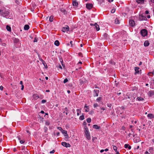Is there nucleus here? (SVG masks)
I'll return each instance as SVG.
<instances>
[{"instance_id": "nucleus-1", "label": "nucleus", "mask_w": 154, "mask_h": 154, "mask_svg": "<svg viewBox=\"0 0 154 154\" xmlns=\"http://www.w3.org/2000/svg\"><path fill=\"white\" fill-rule=\"evenodd\" d=\"M139 20L140 21L142 20H147L146 17L145 16V15H143L142 14H141L140 15V16L139 17Z\"/></svg>"}, {"instance_id": "nucleus-2", "label": "nucleus", "mask_w": 154, "mask_h": 154, "mask_svg": "<svg viewBox=\"0 0 154 154\" xmlns=\"http://www.w3.org/2000/svg\"><path fill=\"white\" fill-rule=\"evenodd\" d=\"M140 33L144 37L147 34V32L146 30L143 29L141 31Z\"/></svg>"}, {"instance_id": "nucleus-3", "label": "nucleus", "mask_w": 154, "mask_h": 154, "mask_svg": "<svg viewBox=\"0 0 154 154\" xmlns=\"http://www.w3.org/2000/svg\"><path fill=\"white\" fill-rule=\"evenodd\" d=\"M85 134L86 135V137L87 138V139L88 140H89L90 138V134L89 131H85Z\"/></svg>"}, {"instance_id": "nucleus-4", "label": "nucleus", "mask_w": 154, "mask_h": 154, "mask_svg": "<svg viewBox=\"0 0 154 154\" xmlns=\"http://www.w3.org/2000/svg\"><path fill=\"white\" fill-rule=\"evenodd\" d=\"M9 11H3L2 16L3 17H6L9 15Z\"/></svg>"}, {"instance_id": "nucleus-5", "label": "nucleus", "mask_w": 154, "mask_h": 154, "mask_svg": "<svg viewBox=\"0 0 154 154\" xmlns=\"http://www.w3.org/2000/svg\"><path fill=\"white\" fill-rule=\"evenodd\" d=\"M99 92L98 90L94 89V97H97L98 96V94Z\"/></svg>"}, {"instance_id": "nucleus-6", "label": "nucleus", "mask_w": 154, "mask_h": 154, "mask_svg": "<svg viewBox=\"0 0 154 154\" xmlns=\"http://www.w3.org/2000/svg\"><path fill=\"white\" fill-rule=\"evenodd\" d=\"M129 24L130 26L132 27L134 26L135 24L134 21L132 20H130Z\"/></svg>"}, {"instance_id": "nucleus-7", "label": "nucleus", "mask_w": 154, "mask_h": 154, "mask_svg": "<svg viewBox=\"0 0 154 154\" xmlns=\"http://www.w3.org/2000/svg\"><path fill=\"white\" fill-rule=\"evenodd\" d=\"M61 132L63 134H64V135L65 137H66V138H69V136L67 134V131H66L63 129L61 131Z\"/></svg>"}, {"instance_id": "nucleus-8", "label": "nucleus", "mask_w": 154, "mask_h": 154, "mask_svg": "<svg viewBox=\"0 0 154 154\" xmlns=\"http://www.w3.org/2000/svg\"><path fill=\"white\" fill-rule=\"evenodd\" d=\"M61 144L62 145L66 147H69L70 146V145L69 143H67L65 142H62Z\"/></svg>"}, {"instance_id": "nucleus-9", "label": "nucleus", "mask_w": 154, "mask_h": 154, "mask_svg": "<svg viewBox=\"0 0 154 154\" xmlns=\"http://www.w3.org/2000/svg\"><path fill=\"white\" fill-rule=\"evenodd\" d=\"M93 5L92 4L88 3L86 5V7L88 9H91Z\"/></svg>"}, {"instance_id": "nucleus-10", "label": "nucleus", "mask_w": 154, "mask_h": 154, "mask_svg": "<svg viewBox=\"0 0 154 154\" xmlns=\"http://www.w3.org/2000/svg\"><path fill=\"white\" fill-rule=\"evenodd\" d=\"M69 30V27L68 26H67L66 27H63L62 29V31L63 32H65L66 31H68Z\"/></svg>"}, {"instance_id": "nucleus-11", "label": "nucleus", "mask_w": 154, "mask_h": 154, "mask_svg": "<svg viewBox=\"0 0 154 154\" xmlns=\"http://www.w3.org/2000/svg\"><path fill=\"white\" fill-rule=\"evenodd\" d=\"M149 44V42L147 41H145L144 43V45L145 47L148 46Z\"/></svg>"}, {"instance_id": "nucleus-12", "label": "nucleus", "mask_w": 154, "mask_h": 154, "mask_svg": "<svg viewBox=\"0 0 154 154\" xmlns=\"http://www.w3.org/2000/svg\"><path fill=\"white\" fill-rule=\"evenodd\" d=\"M147 117L151 119L154 118V115L151 113H149L147 115Z\"/></svg>"}, {"instance_id": "nucleus-13", "label": "nucleus", "mask_w": 154, "mask_h": 154, "mask_svg": "<svg viewBox=\"0 0 154 154\" xmlns=\"http://www.w3.org/2000/svg\"><path fill=\"white\" fill-rule=\"evenodd\" d=\"M94 26H95V28H96L97 31H99L100 29L99 26L97 23H95L94 24Z\"/></svg>"}, {"instance_id": "nucleus-14", "label": "nucleus", "mask_w": 154, "mask_h": 154, "mask_svg": "<svg viewBox=\"0 0 154 154\" xmlns=\"http://www.w3.org/2000/svg\"><path fill=\"white\" fill-rule=\"evenodd\" d=\"M136 2L138 4H142L144 3V0H137Z\"/></svg>"}, {"instance_id": "nucleus-15", "label": "nucleus", "mask_w": 154, "mask_h": 154, "mask_svg": "<svg viewBox=\"0 0 154 154\" xmlns=\"http://www.w3.org/2000/svg\"><path fill=\"white\" fill-rule=\"evenodd\" d=\"M72 5L74 6H77L78 5V3L77 2L76 0H74L72 2Z\"/></svg>"}, {"instance_id": "nucleus-16", "label": "nucleus", "mask_w": 154, "mask_h": 154, "mask_svg": "<svg viewBox=\"0 0 154 154\" xmlns=\"http://www.w3.org/2000/svg\"><path fill=\"white\" fill-rule=\"evenodd\" d=\"M93 128L96 129H99L100 128V126H98L97 125H94L93 126Z\"/></svg>"}, {"instance_id": "nucleus-17", "label": "nucleus", "mask_w": 154, "mask_h": 154, "mask_svg": "<svg viewBox=\"0 0 154 154\" xmlns=\"http://www.w3.org/2000/svg\"><path fill=\"white\" fill-rule=\"evenodd\" d=\"M29 28V26L28 25H25L24 27V29L25 30H28Z\"/></svg>"}, {"instance_id": "nucleus-18", "label": "nucleus", "mask_w": 154, "mask_h": 154, "mask_svg": "<svg viewBox=\"0 0 154 154\" xmlns=\"http://www.w3.org/2000/svg\"><path fill=\"white\" fill-rule=\"evenodd\" d=\"M33 97L35 99H37L39 97L38 95L37 94H33Z\"/></svg>"}, {"instance_id": "nucleus-19", "label": "nucleus", "mask_w": 154, "mask_h": 154, "mask_svg": "<svg viewBox=\"0 0 154 154\" xmlns=\"http://www.w3.org/2000/svg\"><path fill=\"white\" fill-rule=\"evenodd\" d=\"M60 11L62 13H63L64 14H67L66 11L63 8L61 9Z\"/></svg>"}, {"instance_id": "nucleus-20", "label": "nucleus", "mask_w": 154, "mask_h": 154, "mask_svg": "<svg viewBox=\"0 0 154 154\" xmlns=\"http://www.w3.org/2000/svg\"><path fill=\"white\" fill-rule=\"evenodd\" d=\"M148 94L149 96H152L154 95V91H151L148 92Z\"/></svg>"}, {"instance_id": "nucleus-21", "label": "nucleus", "mask_w": 154, "mask_h": 154, "mask_svg": "<svg viewBox=\"0 0 154 154\" xmlns=\"http://www.w3.org/2000/svg\"><path fill=\"white\" fill-rule=\"evenodd\" d=\"M139 69L140 68L137 67H135V70L136 72L135 73V74H136V73H138L139 72Z\"/></svg>"}, {"instance_id": "nucleus-22", "label": "nucleus", "mask_w": 154, "mask_h": 154, "mask_svg": "<svg viewBox=\"0 0 154 154\" xmlns=\"http://www.w3.org/2000/svg\"><path fill=\"white\" fill-rule=\"evenodd\" d=\"M149 151L150 153H153V149L152 147L149 148Z\"/></svg>"}, {"instance_id": "nucleus-23", "label": "nucleus", "mask_w": 154, "mask_h": 154, "mask_svg": "<svg viewBox=\"0 0 154 154\" xmlns=\"http://www.w3.org/2000/svg\"><path fill=\"white\" fill-rule=\"evenodd\" d=\"M60 43L58 41L56 40L54 42V45L57 46H58L59 45Z\"/></svg>"}, {"instance_id": "nucleus-24", "label": "nucleus", "mask_w": 154, "mask_h": 154, "mask_svg": "<svg viewBox=\"0 0 154 154\" xmlns=\"http://www.w3.org/2000/svg\"><path fill=\"white\" fill-rule=\"evenodd\" d=\"M53 20V16H51L49 18V21L50 22H52Z\"/></svg>"}, {"instance_id": "nucleus-25", "label": "nucleus", "mask_w": 154, "mask_h": 154, "mask_svg": "<svg viewBox=\"0 0 154 154\" xmlns=\"http://www.w3.org/2000/svg\"><path fill=\"white\" fill-rule=\"evenodd\" d=\"M6 29L7 30L9 31H11V28L10 27L8 26H6Z\"/></svg>"}, {"instance_id": "nucleus-26", "label": "nucleus", "mask_w": 154, "mask_h": 154, "mask_svg": "<svg viewBox=\"0 0 154 154\" xmlns=\"http://www.w3.org/2000/svg\"><path fill=\"white\" fill-rule=\"evenodd\" d=\"M79 119L80 120H83L84 119H85V117H84V116L83 115H82V116H81L80 117H79Z\"/></svg>"}, {"instance_id": "nucleus-27", "label": "nucleus", "mask_w": 154, "mask_h": 154, "mask_svg": "<svg viewBox=\"0 0 154 154\" xmlns=\"http://www.w3.org/2000/svg\"><path fill=\"white\" fill-rule=\"evenodd\" d=\"M86 121L88 123H90L91 122V119L90 118H88L86 119Z\"/></svg>"}, {"instance_id": "nucleus-28", "label": "nucleus", "mask_w": 154, "mask_h": 154, "mask_svg": "<svg viewBox=\"0 0 154 154\" xmlns=\"http://www.w3.org/2000/svg\"><path fill=\"white\" fill-rule=\"evenodd\" d=\"M44 132L45 133H47L48 131V128L46 127H44Z\"/></svg>"}, {"instance_id": "nucleus-29", "label": "nucleus", "mask_w": 154, "mask_h": 154, "mask_svg": "<svg viewBox=\"0 0 154 154\" xmlns=\"http://www.w3.org/2000/svg\"><path fill=\"white\" fill-rule=\"evenodd\" d=\"M81 110L79 109H77V116H79V113L81 112Z\"/></svg>"}, {"instance_id": "nucleus-30", "label": "nucleus", "mask_w": 154, "mask_h": 154, "mask_svg": "<svg viewBox=\"0 0 154 154\" xmlns=\"http://www.w3.org/2000/svg\"><path fill=\"white\" fill-rule=\"evenodd\" d=\"M115 23L116 24H118L119 23V20L118 19H116L115 20Z\"/></svg>"}, {"instance_id": "nucleus-31", "label": "nucleus", "mask_w": 154, "mask_h": 154, "mask_svg": "<svg viewBox=\"0 0 154 154\" xmlns=\"http://www.w3.org/2000/svg\"><path fill=\"white\" fill-rule=\"evenodd\" d=\"M137 99L139 101L143 100H144L143 98L141 97H138Z\"/></svg>"}, {"instance_id": "nucleus-32", "label": "nucleus", "mask_w": 154, "mask_h": 154, "mask_svg": "<svg viewBox=\"0 0 154 154\" xmlns=\"http://www.w3.org/2000/svg\"><path fill=\"white\" fill-rule=\"evenodd\" d=\"M113 149L115 151V152L117 151V147L115 146H113Z\"/></svg>"}, {"instance_id": "nucleus-33", "label": "nucleus", "mask_w": 154, "mask_h": 154, "mask_svg": "<svg viewBox=\"0 0 154 154\" xmlns=\"http://www.w3.org/2000/svg\"><path fill=\"white\" fill-rule=\"evenodd\" d=\"M154 73L153 72H150L148 73V75L149 76L152 75H153Z\"/></svg>"}, {"instance_id": "nucleus-34", "label": "nucleus", "mask_w": 154, "mask_h": 154, "mask_svg": "<svg viewBox=\"0 0 154 154\" xmlns=\"http://www.w3.org/2000/svg\"><path fill=\"white\" fill-rule=\"evenodd\" d=\"M101 100V97H99L97 98L96 100L97 102L100 101Z\"/></svg>"}, {"instance_id": "nucleus-35", "label": "nucleus", "mask_w": 154, "mask_h": 154, "mask_svg": "<svg viewBox=\"0 0 154 154\" xmlns=\"http://www.w3.org/2000/svg\"><path fill=\"white\" fill-rule=\"evenodd\" d=\"M42 61V63L45 66V64H46L44 60H43L42 59H40Z\"/></svg>"}, {"instance_id": "nucleus-36", "label": "nucleus", "mask_w": 154, "mask_h": 154, "mask_svg": "<svg viewBox=\"0 0 154 154\" xmlns=\"http://www.w3.org/2000/svg\"><path fill=\"white\" fill-rule=\"evenodd\" d=\"M116 11V9L114 8L112 9V10L111 11V13H114Z\"/></svg>"}, {"instance_id": "nucleus-37", "label": "nucleus", "mask_w": 154, "mask_h": 154, "mask_svg": "<svg viewBox=\"0 0 154 154\" xmlns=\"http://www.w3.org/2000/svg\"><path fill=\"white\" fill-rule=\"evenodd\" d=\"M3 11L4 10H3L0 9V15L1 16H2Z\"/></svg>"}, {"instance_id": "nucleus-38", "label": "nucleus", "mask_w": 154, "mask_h": 154, "mask_svg": "<svg viewBox=\"0 0 154 154\" xmlns=\"http://www.w3.org/2000/svg\"><path fill=\"white\" fill-rule=\"evenodd\" d=\"M68 80L66 78L64 80L63 82L64 83H65L67 82H68Z\"/></svg>"}, {"instance_id": "nucleus-39", "label": "nucleus", "mask_w": 154, "mask_h": 154, "mask_svg": "<svg viewBox=\"0 0 154 154\" xmlns=\"http://www.w3.org/2000/svg\"><path fill=\"white\" fill-rule=\"evenodd\" d=\"M71 45V47H73V42L72 41H71L70 42V45Z\"/></svg>"}, {"instance_id": "nucleus-40", "label": "nucleus", "mask_w": 154, "mask_h": 154, "mask_svg": "<svg viewBox=\"0 0 154 154\" xmlns=\"http://www.w3.org/2000/svg\"><path fill=\"white\" fill-rule=\"evenodd\" d=\"M15 2L17 4H19L20 3V2L18 0H15Z\"/></svg>"}, {"instance_id": "nucleus-41", "label": "nucleus", "mask_w": 154, "mask_h": 154, "mask_svg": "<svg viewBox=\"0 0 154 154\" xmlns=\"http://www.w3.org/2000/svg\"><path fill=\"white\" fill-rule=\"evenodd\" d=\"M45 124L46 125H49L50 124V123L48 121H46L45 122Z\"/></svg>"}, {"instance_id": "nucleus-42", "label": "nucleus", "mask_w": 154, "mask_h": 154, "mask_svg": "<svg viewBox=\"0 0 154 154\" xmlns=\"http://www.w3.org/2000/svg\"><path fill=\"white\" fill-rule=\"evenodd\" d=\"M46 102V100H42L41 102L42 103H45Z\"/></svg>"}, {"instance_id": "nucleus-43", "label": "nucleus", "mask_w": 154, "mask_h": 154, "mask_svg": "<svg viewBox=\"0 0 154 154\" xmlns=\"http://www.w3.org/2000/svg\"><path fill=\"white\" fill-rule=\"evenodd\" d=\"M14 42L15 43H17V42L19 40H18V39H16V38H15V39L14 40Z\"/></svg>"}, {"instance_id": "nucleus-44", "label": "nucleus", "mask_w": 154, "mask_h": 154, "mask_svg": "<svg viewBox=\"0 0 154 154\" xmlns=\"http://www.w3.org/2000/svg\"><path fill=\"white\" fill-rule=\"evenodd\" d=\"M128 146H129V144H125L124 145L125 148H127L128 147Z\"/></svg>"}, {"instance_id": "nucleus-45", "label": "nucleus", "mask_w": 154, "mask_h": 154, "mask_svg": "<svg viewBox=\"0 0 154 154\" xmlns=\"http://www.w3.org/2000/svg\"><path fill=\"white\" fill-rule=\"evenodd\" d=\"M94 107L95 108L97 107L98 106V104L96 103L94 104Z\"/></svg>"}, {"instance_id": "nucleus-46", "label": "nucleus", "mask_w": 154, "mask_h": 154, "mask_svg": "<svg viewBox=\"0 0 154 154\" xmlns=\"http://www.w3.org/2000/svg\"><path fill=\"white\" fill-rule=\"evenodd\" d=\"M24 142H25V141L24 140H20V143L22 144V143H24Z\"/></svg>"}, {"instance_id": "nucleus-47", "label": "nucleus", "mask_w": 154, "mask_h": 154, "mask_svg": "<svg viewBox=\"0 0 154 154\" xmlns=\"http://www.w3.org/2000/svg\"><path fill=\"white\" fill-rule=\"evenodd\" d=\"M55 152V151L54 150H53L52 151H51L50 152V153H53L54 152Z\"/></svg>"}, {"instance_id": "nucleus-48", "label": "nucleus", "mask_w": 154, "mask_h": 154, "mask_svg": "<svg viewBox=\"0 0 154 154\" xmlns=\"http://www.w3.org/2000/svg\"><path fill=\"white\" fill-rule=\"evenodd\" d=\"M57 128L58 129L60 130L61 131H62V130L63 129L61 127H58Z\"/></svg>"}, {"instance_id": "nucleus-49", "label": "nucleus", "mask_w": 154, "mask_h": 154, "mask_svg": "<svg viewBox=\"0 0 154 154\" xmlns=\"http://www.w3.org/2000/svg\"><path fill=\"white\" fill-rule=\"evenodd\" d=\"M37 41V38H35L34 40V42H36Z\"/></svg>"}, {"instance_id": "nucleus-50", "label": "nucleus", "mask_w": 154, "mask_h": 154, "mask_svg": "<svg viewBox=\"0 0 154 154\" xmlns=\"http://www.w3.org/2000/svg\"><path fill=\"white\" fill-rule=\"evenodd\" d=\"M3 87L2 86H0V90H2L3 89Z\"/></svg>"}, {"instance_id": "nucleus-51", "label": "nucleus", "mask_w": 154, "mask_h": 154, "mask_svg": "<svg viewBox=\"0 0 154 154\" xmlns=\"http://www.w3.org/2000/svg\"><path fill=\"white\" fill-rule=\"evenodd\" d=\"M24 87V86L23 85H21V90H23V89Z\"/></svg>"}, {"instance_id": "nucleus-52", "label": "nucleus", "mask_w": 154, "mask_h": 154, "mask_svg": "<svg viewBox=\"0 0 154 154\" xmlns=\"http://www.w3.org/2000/svg\"><path fill=\"white\" fill-rule=\"evenodd\" d=\"M93 113V111H90L89 112V114H92Z\"/></svg>"}, {"instance_id": "nucleus-53", "label": "nucleus", "mask_w": 154, "mask_h": 154, "mask_svg": "<svg viewBox=\"0 0 154 154\" xmlns=\"http://www.w3.org/2000/svg\"><path fill=\"white\" fill-rule=\"evenodd\" d=\"M85 131H88V128H87V127H85Z\"/></svg>"}, {"instance_id": "nucleus-54", "label": "nucleus", "mask_w": 154, "mask_h": 154, "mask_svg": "<svg viewBox=\"0 0 154 154\" xmlns=\"http://www.w3.org/2000/svg\"><path fill=\"white\" fill-rule=\"evenodd\" d=\"M2 45L3 46L5 47L6 45V44L5 43H3L2 44Z\"/></svg>"}, {"instance_id": "nucleus-55", "label": "nucleus", "mask_w": 154, "mask_h": 154, "mask_svg": "<svg viewBox=\"0 0 154 154\" xmlns=\"http://www.w3.org/2000/svg\"><path fill=\"white\" fill-rule=\"evenodd\" d=\"M100 109H102L103 110H105V109L104 107H101Z\"/></svg>"}, {"instance_id": "nucleus-56", "label": "nucleus", "mask_w": 154, "mask_h": 154, "mask_svg": "<svg viewBox=\"0 0 154 154\" xmlns=\"http://www.w3.org/2000/svg\"><path fill=\"white\" fill-rule=\"evenodd\" d=\"M149 13V12L148 11H145V14H148Z\"/></svg>"}, {"instance_id": "nucleus-57", "label": "nucleus", "mask_w": 154, "mask_h": 154, "mask_svg": "<svg viewBox=\"0 0 154 154\" xmlns=\"http://www.w3.org/2000/svg\"><path fill=\"white\" fill-rule=\"evenodd\" d=\"M128 149H130L131 148V146L129 145L128 146Z\"/></svg>"}, {"instance_id": "nucleus-58", "label": "nucleus", "mask_w": 154, "mask_h": 154, "mask_svg": "<svg viewBox=\"0 0 154 154\" xmlns=\"http://www.w3.org/2000/svg\"><path fill=\"white\" fill-rule=\"evenodd\" d=\"M60 134V133L59 132H57L56 133V135L57 136H58Z\"/></svg>"}, {"instance_id": "nucleus-59", "label": "nucleus", "mask_w": 154, "mask_h": 154, "mask_svg": "<svg viewBox=\"0 0 154 154\" xmlns=\"http://www.w3.org/2000/svg\"><path fill=\"white\" fill-rule=\"evenodd\" d=\"M104 151V149H101L100 151V152L101 153H102V152H103Z\"/></svg>"}, {"instance_id": "nucleus-60", "label": "nucleus", "mask_w": 154, "mask_h": 154, "mask_svg": "<svg viewBox=\"0 0 154 154\" xmlns=\"http://www.w3.org/2000/svg\"><path fill=\"white\" fill-rule=\"evenodd\" d=\"M26 131L27 133H28L29 134H30V133L28 130H26Z\"/></svg>"}, {"instance_id": "nucleus-61", "label": "nucleus", "mask_w": 154, "mask_h": 154, "mask_svg": "<svg viewBox=\"0 0 154 154\" xmlns=\"http://www.w3.org/2000/svg\"><path fill=\"white\" fill-rule=\"evenodd\" d=\"M146 17L148 18H149L150 17V16L149 15L147 16Z\"/></svg>"}, {"instance_id": "nucleus-62", "label": "nucleus", "mask_w": 154, "mask_h": 154, "mask_svg": "<svg viewBox=\"0 0 154 154\" xmlns=\"http://www.w3.org/2000/svg\"><path fill=\"white\" fill-rule=\"evenodd\" d=\"M113 1V0H108L109 2H111Z\"/></svg>"}, {"instance_id": "nucleus-63", "label": "nucleus", "mask_w": 154, "mask_h": 154, "mask_svg": "<svg viewBox=\"0 0 154 154\" xmlns=\"http://www.w3.org/2000/svg\"><path fill=\"white\" fill-rule=\"evenodd\" d=\"M59 67L61 69H62V67L61 65H59Z\"/></svg>"}, {"instance_id": "nucleus-64", "label": "nucleus", "mask_w": 154, "mask_h": 154, "mask_svg": "<svg viewBox=\"0 0 154 154\" xmlns=\"http://www.w3.org/2000/svg\"><path fill=\"white\" fill-rule=\"evenodd\" d=\"M146 154H149L147 151H146L145 152Z\"/></svg>"}]
</instances>
